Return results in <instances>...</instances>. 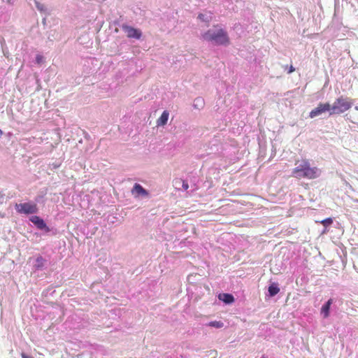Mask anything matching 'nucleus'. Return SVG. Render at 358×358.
Masks as SVG:
<instances>
[{
	"mask_svg": "<svg viewBox=\"0 0 358 358\" xmlns=\"http://www.w3.org/2000/svg\"><path fill=\"white\" fill-rule=\"evenodd\" d=\"M320 169L316 166H310L307 159L302 160V162L292 170V176L298 179L307 178L313 180L320 177Z\"/></svg>",
	"mask_w": 358,
	"mask_h": 358,
	"instance_id": "f257e3e1",
	"label": "nucleus"
},
{
	"mask_svg": "<svg viewBox=\"0 0 358 358\" xmlns=\"http://www.w3.org/2000/svg\"><path fill=\"white\" fill-rule=\"evenodd\" d=\"M202 38L207 41L213 42L215 45H227L229 44V38L227 33L218 25L202 34Z\"/></svg>",
	"mask_w": 358,
	"mask_h": 358,
	"instance_id": "f03ea898",
	"label": "nucleus"
},
{
	"mask_svg": "<svg viewBox=\"0 0 358 358\" xmlns=\"http://www.w3.org/2000/svg\"><path fill=\"white\" fill-rule=\"evenodd\" d=\"M352 106V103L349 98L340 96L331 105L329 115L343 113L351 108Z\"/></svg>",
	"mask_w": 358,
	"mask_h": 358,
	"instance_id": "7ed1b4c3",
	"label": "nucleus"
},
{
	"mask_svg": "<svg viewBox=\"0 0 358 358\" xmlns=\"http://www.w3.org/2000/svg\"><path fill=\"white\" fill-rule=\"evenodd\" d=\"M15 210L19 213L23 214H34L38 212V207L35 203H16L15 206Z\"/></svg>",
	"mask_w": 358,
	"mask_h": 358,
	"instance_id": "20e7f679",
	"label": "nucleus"
},
{
	"mask_svg": "<svg viewBox=\"0 0 358 358\" xmlns=\"http://www.w3.org/2000/svg\"><path fill=\"white\" fill-rule=\"evenodd\" d=\"M326 112H331V104L328 102L320 103L316 108L310 112L309 117L310 118H314Z\"/></svg>",
	"mask_w": 358,
	"mask_h": 358,
	"instance_id": "39448f33",
	"label": "nucleus"
},
{
	"mask_svg": "<svg viewBox=\"0 0 358 358\" xmlns=\"http://www.w3.org/2000/svg\"><path fill=\"white\" fill-rule=\"evenodd\" d=\"M122 29L127 34L128 38L139 39L141 36V31L139 29H135L132 27L123 25Z\"/></svg>",
	"mask_w": 358,
	"mask_h": 358,
	"instance_id": "423d86ee",
	"label": "nucleus"
},
{
	"mask_svg": "<svg viewBox=\"0 0 358 358\" xmlns=\"http://www.w3.org/2000/svg\"><path fill=\"white\" fill-rule=\"evenodd\" d=\"M30 221L34 223L39 229H45L49 231L50 229L47 227L45 222L43 219L37 215H34L30 217Z\"/></svg>",
	"mask_w": 358,
	"mask_h": 358,
	"instance_id": "0eeeda50",
	"label": "nucleus"
},
{
	"mask_svg": "<svg viewBox=\"0 0 358 358\" xmlns=\"http://www.w3.org/2000/svg\"><path fill=\"white\" fill-rule=\"evenodd\" d=\"M333 303V299H329L321 308L320 313L322 315V317L326 319L328 318L330 315V308L331 304Z\"/></svg>",
	"mask_w": 358,
	"mask_h": 358,
	"instance_id": "6e6552de",
	"label": "nucleus"
},
{
	"mask_svg": "<svg viewBox=\"0 0 358 358\" xmlns=\"http://www.w3.org/2000/svg\"><path fill=\"white\" fill-rule=\"evenodd\" d=\"M131 192L133 194H136V196H147L148 194V192L141 185L138 183H136L134 185Z\"/></svg>",
	"mask_w": 358,
	"mask_h": 358,
	"instance_id": "1a4fd4ad",
	"label": "nucleus"
},
{
	"mask_svg": "<svg viewBox=\"0 0 358 358\" xmlns=\"http://www.w3.org/2000/svg\"><path fill=\"white\" fill-rule=\"evenodd\" d=\"M218 299L224 303L229 304L234 301V297L231 294L222 293L218 295Z\"/></svg>",
	"mask_w": 358,
	"mask_h": 358,
	"instance_id": "9d476101",
	"label": "nucleus"
},
{
	"mask_svg": "<svg viewBox=\"0 0 358 358\" xmlns=\"http://www.w3.org/2000/svg\"><path fill=\"white\" fill-rule=\"evenodd\" d=\"M169 113L167 110H164L161 116L157 120V126H164L169 120Z\"/></svg>",
	"mask_w": 358,
	"mask_h": 358,
	"instance_id": "9b49d317",
	"label": "nucleus"
},
{
	"mask_svg": "<svg viewBox=\"0 0 358 358\" xmlns=\"http://www.w3.org/2000/svg\"><path fill=\"white\" fill-rule=\"evenodd\" d=\"M268 293L271 296H273L276 295L280 292V288L278 286V284L273 283L268 287Z\"/></svg>",
	"mask_w": 358,
	"mask_h": 358,
	"instance_id": "f8f14e48",
	"label": "nucleus"
},
{
	"mask_svg": "<svg viewBox=\"0 0 358 358\" xmlns=\"http://www.w3.org/2000/svg\"><path fill=\"white\" fill-rule=\"evenodd\" d=\"M45 259L41 256H39L36 259V267L37 268H41L43 267Z\"/></svg>",
	"mask_w": 358,
	"mask_h": 358,
	"instance_id": "ddd939ff",
	"label": "nucleus"
},
{
	"mask_svg": "<svg viewBox=\"0 0 358 358\" xmlns=\"http://www.w3.org/2000/svg\"><path fill=\"white\" fill-rule=\"evenodd\" d=\"M203 105H204V101H203V99H201V98H196L194 100V107L196 108H198V109L201 108H203Z\"/></svg>",
	"mask_w": 358,
	"mask_h": 358,
	"instance_id": "4468645a",
	"label": "nucleus"
},
{
	"mask_svg": "<svg viewBox=\"0 0 358 358\" xmlns=\"http://www.w3.org/2000/svg\"><path fill=\"white\" fill-rule=\"evenodd\" d=\"M208 325L215 328H222L223 327L224 324L221 321H212L210 322Z\"/></svg>",
	"mask_w": 358,
	"mask_h": 358,
	"instance_id": "2eb2a0df",
	"label": "nucleus"
},
{
	"mask_svg": "<svg viewBox=\"0 0 358 358\" xmlns=\"http://www.w3.org/2000/svg\"><path fill=\"white\" fill-rule=\"evenodd\" d=\"M322 224H323L324 227H327L333 223V220L331 217L324 219L320 222Z\"/></svg>",
	"mask_w": 358,
	"mask_h": 358,
	"instance_id": "dca6fc26",
	"label": "nucleus"
},
{
	"mask_svg": "<svg viewBox=\"0 0 358 358\" xmlns=\"http://www.w3.org/2000/svg\"><path fill=\"white\" fill-rule=\"evenodd\" d=\"M199 19H200L202 21H204V22H208L210 20H211V17L210 16H206L203 13H200L198 16Z\"/></svg>",
	"mask_w": 358,
	"mask_h": 358,
	"instance_id": "f3484780",
	"label": "nucleus"
},
{
	"mask_svg": "<svg viewBox=\"0 0 358 358\" xmlns=\"http://www.w3.org/2000/svg\"><path fill=\"white\" fill-rule=\"evenodd\" d=\"M35 3H36V6L38 10H40V11L45 10V8L43 4H41V3L38 2L37 1H35Z\"/></svg>",
	"mask_w": 358,
	"mask_h": 358,
	"instance_id": "a211bd4d",
	"label": "nucleus"
},
{
	"mask_svg": "<svg viewBox=\"0 0 358 358\" xmlns=\"http://www.w3.org/2000/svg\"><path fill=\"white\" fill-rule=\"evenodd\" d=\"M182 182V187H183V189H184L185 190H187V189L189 188V185H188V183H187L186 181L182 180H181V179H179V180H178L176 181V182Z\"/></svg>",
	"mask_w": 358,
	"mask_h": 358,
	"instance_id": "6ab92c4d",
	"label": "nucleus"
},
{
	"mask_svg": "<svg viewBox=\"0 0 358 358\" xmlns=\"http://www.w3.org/2000/svg\"><path fill=\"white\" fill-rule=\"evenodd\" d=\"M36 62L38 64H41L43 62V57L41 55H37L36 57Z\"/></svg>",
	"mask_w": 358,
	"mask_h": 358,
	"instance_id": "aec40b11",
	"label": "nucleus"
},
{
	"mask_svg": "<svg viewBox=\"0 0 358 358\" xmlns=\"http://www.w3.org/2000/svg\"><path fill=\"white\" fill-rule=\"evenodd\" d=\"M21 357L22 358H34L32 356L27 355L24 352L21 353Z\"/></svg>",
	"mask_w": 358,
	"mask_h": 358,
	"instance_id": "412c9836",
	"label": "nucleus"
},
{
	"mask_svg": "<svg viewBox=\"0 0 358 358\" xmlns=\"http://www.w3.org/2000/svg\"><path fill=\"white\" fill-rule=\"evenodd\" d=\"M294 71H295V69L294 68V66L292 65H290V66L289 67L288 73H292Z\"/></svg>",
	"mask_w": 358,
	"mask_h": 358,
	"instance_id": "4be33fe9",
	"label": "nucleus"
},
{
	"mask_svg": "<svg viewBox=\"0 0 358 358\" xmlns=\"http://www.w3.org/2000/svg\"><path fill=\"white\" fill-rule=\"evenodd\" d=\"M2 131L0 129V136L2 135Z\"/></svg>",
	"mask_w": 358,
	"mask_h": 358,
	"instance_id": "5701e85b",
	"label": "nucleus"
},
{
	"mask_svg": "<svg viewBox=\"0 0 358 358\" xmlns=\"http://www.w3.org/2000/svg\"><path fill=\"white\" fill-rule=\"evenodd\" d=\"M262 358H264V357H262Z\"/></svg>",
	"mask_w": 358,
	"mask_h": 358,
	"instance_id": "b1692460",
	"label": "nucleus"
}]
</instances>
